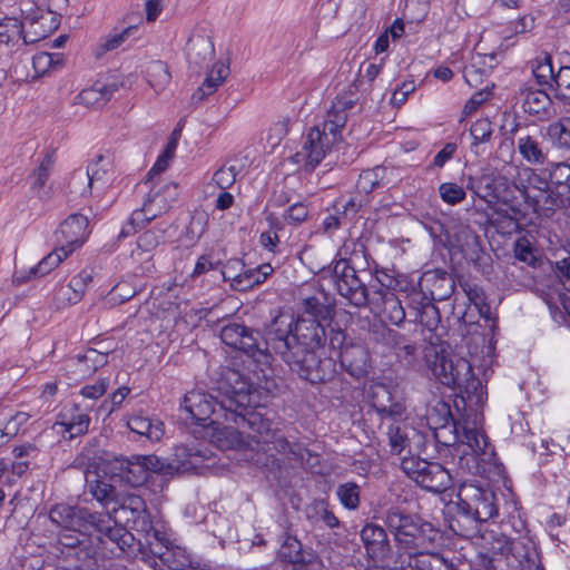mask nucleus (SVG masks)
I'll return each instance as SVG.
<instances>
[{
  "label": "nucleus",
  "mask_w": 570,
  "mask_h": 570,
  "mask_svg": "<svg viewBox=\"0 0 570 570\" xmlns=\"http://www.w3.org/2000/svg\"><path fill=\"white\" fill-rule=\"evenodd\" d=\"M129 430L151 442L159 441L165 434L164 423L156 419L141 414L132 415L127 421Z\"/></svg>",
  "instance_id": "obj_32"
},
{
  "label": "nucleus",
  "mask_w": 570,
  "mask_h": 570,
  "mask_svg": "<svg viewBox=\"0 0 570 570\" xmlns=\"http://www.w3.org/2000/svg\"><path fill=\"white\" fill-rule=\"evenodd\" d=\"M476 544L481 554L494 559H513L520 570H543L535 542L530 537H508L500 527H476Z\"/></svg>",
  "instance_id": "obj_5"
},
{
  "label": "nucleus",
  "mask_w": 570,
  "mask_h": 570,
  "mask_svg": "<svg viewBox=\"0 0 570 570\" xmlns=\"http://www.w3.org/2000/svg\"><path fill=\"white\" fill-rule=\"evenodd\" d=\"M303 311L304 312L301 316L317 320L320 323L321 320H326L331 313L328 306L320 302V299L314 296L307 297L303 301Z\"/></svg>",
  "instance_id": "obj_57"
},
{
  "label": "nucleus",
  "mask_w": 570,
  "mask_h": 570,
  "mask_svg": "<svg viewBox=\"0 0 570 570\" xmlns=\"http://www.w3.org/2000/svg\"><path fill=\"white\" fill-rule=\"evenodd\" d=\"M263 421L267 424L265 431L258 432L257 428L254 429L248 426L253 431L254 451L263 450L268 453L269 456H274L275 453L285 455L287 459L303 460L306 449L296 442H289L283 435H276L272 432L271 423L267 420Z\"/></svg>",
  "instance_id": "obj_19"
},
{
  "label": "nucleus",
  "mask_w": 570,
  "mask_h": 570,
  "mask_svg": "<svg viewBox=\"0 0 570 570\" xmlns=\"http://www.w3.org/2000/svg\"><path fill=\"white\" fill-rule=\"evenodd\" d=\"M187 57L196 65L202 63L214 53V45L209 37L194 33L186 45Z\"/></svg>",
  "instance_id": "obj_37"
},
{
  "label": "nucleus",
  "mask_w": 570,
  "mask_h": 570,
  "mask_svg": "<svg viewBox=\"0 0 570 570\" xmlns=\"http://www.w3.org/2000/svg\"><path fill=\"white\" fill-rule=\"evenodd\" d=\"M308 215L309 208L306 204L295 203L285 210L283 218L288 224L299 225L307 219Z\"/></svg>",
  "instance_id": "obj_63"
},
{
  "label": "nucleus",
  "mask_w": 570,
  "mask_h": 570,
  "mask_svg": "<svg viewBox=\"0 0 570 570\" xmlns=\"http://www.w3.org/2000/svg\"><path fill=\"white\" fill-rule=\"evenodd\" d=\"M337 357L341 365L354 377H363L371 367L370 354L362 344L350 343L342 350Z\"/></svg>",
  "instance_id": "obj_29"
},
{
  "label": "nucleus",
  "mask_w": 570,
  "mask_h": 570,
  "mask_svg": "<svg viewBox=\"0 0 570 570\" xmlns=\"http://www.w3.org/2000/svg\"><path fill=\"white\" fill-rule=\"evenodd\" d=\"M50 520L61 528L58 542L62 547L75 549V557L81 562L91 560L98 553L90 534L98 533L101 544L110 542V553L115 557L136 556L141 542L125 527H112L110 513L90 512L86 508L57 504L49 513Z\"/></svg>",
  "instance_id": "obj_2"
},
{
  "label": "nucleus",
  "mask_w": 570,
  "mask_h": 570,
  "mask_svg": "<svg viewBox=\"0 0 570 570\" xmlns=\"http://www.w3.org/2000/svg\"><path fill=\"white\" fill-rule=\"evenodd\" d=\"M371 406L384 419H401L405 413V405L395 389L384 383H374L370 387Z\"/></svg>",
  "instance_id": "obj_21"
},
{
  "label": "nucleus",
  "mask_w": 570,
  "mask_h": 570,
  "mask_svg": "<svg viewBox=\"0 0 570 570\" xmlns=\"http://www.w3.org/2000/svg\"><path fill=\"white\" fill-rule=\"evenodd\" d=\"M19 9L24 20L31 24L51 18L48 0H19Z\"/></svg>",
  "instance_id": "obj_41"
},
{
  "label": "nucleus",
  "mask_w": 570,
  "mask_h": 570,
  "mask_svg": "<svg viewBox=\"0 0 570 570\" xmlns=\"http://www.w3.org/2000/svg\"><path fill=\"white\" fill-rule=\"evenodd\" d=\"M88 218L81 214L69 215L60 225L57 233L59 247L63 248L68 254H72L80 248L89 236Z\"/></svg>",
  "instance_id": "obj_24"
},
{
  "label": "nucleus",
  "mask_w": 570,
  "mask_h": 570,
  "mask_svg": "<svg viewBox=\"0 0 570 570\" xmlns=\"http://www.w3.org/2000/svg\"><path fill=\"white\" fill-rule=\"evenodd\" d=\"M157 558L169 570H188L191 568L190 557L180 547L166 548Z\"/></svg>",
  "instance_id": "obj_45"
},
{
  "label": "nucleus",
  "mask_w": 570,
  "mask_h": 570,
  "mask_svg": "<svg viewBox=\"0 0 570 570\" xmlns=\"http://www.w3.org/2000/svg\"><path fill=\"white\" fill-rule=\"evenodd\" d=\"M210 426L212 442L220 450L254 451L253 431L248 425L240 426L224 419H213Z\"/></svg>",
  "instance_id": "obj_16"
},
{
  "label": "nucleus",
  "mask_w": 570,
  "mask_h": 570,
  "mask_svg": "<svg viewBox=\"0 0 570 570\" xmlns=\"http://www.w3.org/2000/svg\"><path fill=\"white\" fill-rule=\"evenodd\" d=\"M114 479L115 475L110 476L109 479L100 475H97L95 479H90V472H86L88 492L102 507L119 501V492L112 484Z\"/></svg>",
  "instance_id": "obj_31"
},
{
  "label": "nucleus",
  "mask_w": 570,
  "mask_h": 570,
  "mask_svg": "<svg viewBox=\"0 0 570 570\" xmlns=\"http://www.w3.org/2000/svg\"><path fill=\"white\" fill-rule=\"evenodd\" d=\"M518 100L525 114L535 116L539 120L550 118L552 100L543 89L522 86L518 92Z\"/></svg>",
  "instance_id": "obj_26"
},
{
  "label": "nucleus",
  "mask_w": 570,
  "mask_h": 570,
  "mask_svg": "<svg viewBox=\"0 0 570 570\" xmlns=\"http://www.w3.org/2000/svg\"><path fill=\"white\" fill-rule=\"evenodd\" d=\"M549 177L551 184L560 189L568 191L570 196V165L567 163H556L551 165Z\"/></svg>",
  "instance_id": "obj_56"
},
{
  "label": "nucleus",
  "mask_w": 570,
  "mask_h": 570,
  "mask_svg": "<svg viewBox=\"0 0 570 570\" xmlns=\"http://www.w3.org/2000/svg\"><path fill=\"white\" fill-rule=\"evenodd\" d=\"M114 470L134 488L145 484L150 473H160L166 463L155 454L119 456L114 460Z\"/></svg>",
  "instance_id": "obj_13"
},
{
  "label": "nucleus",
  "mask_w": 570,
  "mask_h": 570,
  "mask_svg": "<svg viewBox=\"0 0 570 570\" xmlns=\"http://www.w3.org/2000/svg\"><path fill=\"white\" fill-rule=\"evenodd\" d=\"M70 254L63 248L57 246L51 253L43 257L37 266L30 269V274L35 276H45L49 274L53 268L59 266Z\"/></svg>",
  "instance_id": "obj_49"
},
{
  "label": "nucleus",
  "mask_w": 570,
  "mask_h": 570,
  "mask_svg": "<svg viewBox=\"0 0 570 570\" xmlns=\"http://www.w3.org/2000/svg\"><path fill=\"white\" fill-rule=\"evenodd\" d=\"M148 186H150L149 191L141 207L131 213L128 223L119 234L120 237L129 236L138 227H142L146 223L166 213L178 198V186L173 181L156 180Z\"/></svg>",
  "instance_id": "obj_8"
},
{
  "label": "nucleus",
  "mask_w": 570,
  "mask_h": 570,
  "mask_svg": "<svg viewBox=\"0 0 570 570\" xmlns=\"http://www.w3.org/2000/svg\"><path fill=\"white\" fill-rule=\"evenodd\" d=\"M332 278L338 294L351 305L355 307L367 305L371 292L346 259H340L334 264Z\"/></svg>",
  "instance_id": "obj_14"
},
{
  "label": "nucleus",
  "mask_w": 570,
  "mask_h": 570,
  "mask_svg": "<svg viewBox=\"0 0 570 570\" xmlns=\"http://www.w3.org/2000/svg\"><path fill=\"white\" fill-rule=\"evenodd\" d=\"M518 150L522 158L531 165H543L547 156L537 137L525 135L518 139Z\"/></svg>",
  "instance_id": "obj_38"
},
{
  "label": "nucleus",
  "mask_w": 570,
  "mask_h": 570,
  "mask_svg": "<svg viewBox=\"0 0 570 570\" xmlns=\"http://www.w3.org/2000/svg\"><path fill=\"white\" fill-rule=\"evenodd\" d=\"M535 28V18L532 14H524L520 17L514 23L513 29L502 30V37L504 40H509L512 37L525 35L531 32Z\"/></svg>",
  "instance_id": "obj_60"
},
{
  "label": "nucleus",
  "mask_w": 570,
  "mask_h": 570,
  "mask_svg": "<svg viewBox=\"0 0 570 570\" xmlns=\"http://www.w3.org/2000/svg\"><path fill=\"white\" fill-rule=\"evenodd\" d=\"M361 540L367 556L374 562L390 570L403 568L397 564L399 553L395 556L391 552L387 534L381 525L366 523L361 530Z\"/></svg>",
  "instance_id": "obj_17"
},
{
  "label": "nucleus",
  "mask_w": 570,
  "mask_h": 570,
  "mask_svg": "<svg viewBox=\"0 0 570 570\" xmlns=\"http://www.w3.org/2000/svg\"><path fill=\"white\" fill-rule=\"evenodd\" d=\"M273 271L269 264H263L255 268L245 269L237 275L228 276V278L235 289L247 291L265 282Z\"/></svg>",
  "instance_id": "obj_35"
},
{
  "label": "nucleus",
  "mask_w": 570,
  "mask_h": 570,
  "mask_svg": "<svg viewBox=\"0 0 570 570\" xmlns=\"http://www.w3.org/2000/svg\"><path fill=\"white\" fill-rule=\"evenodd\" d=\"M88 409L79 404H67L58 414L53 429L63 438L72 440L88 432L90 425Z\"/></svg>",
  "instance_id": "obj_23"
},
{
  "label": "nucleus",
  "mask_w": 570,
  "mask_h": 570,
  "mask_svg": "<svg viewBox=\"0 0 570 570\" xmlns=\"http://www.w3.org/2000/svg\"><path fill=\"white\" fill-rule=\"evenodd\" d=\"M466 187L482 199H487L488 196H492L495 199L493 203L490 200L488 203L495 216L492 219V224L497 228H502L508 233L520 228V220L525 216L524 205L528 200L517 181L509 183L505 178L500 177L493 180L492 188L490 185H487V188L491 189V191L484 195L478 190L475 180L472 177H469Z\"/></svg>",
  "instance_id": "obj_6"
},
{
  "label": "nucleus",
  "mask_w": 570,
  "mask_h": 570,
  "mask_svg": "<svg viewBox=\"0 0 570 570\" xmlns=\"http://www.w3.org/2000/svg\"><path fill=\"white\" fill-rule=\"evenodd\" d=\"M380 286H372L371 297L367 303L371 311L380 313L384 321L400 326L405 320V309L396 294L391 289L392 279L385 284L379 276Z\"/></svg>",
  "instance_id": "obj_18"
},
{
  "label": "nucleus",
  "mask_w": 570,
  "mask_h": 570,
  "mask_svg": "<svg viewBox=\"0 0 570 570\" xmlns=\"http://www.w3.org/2000/svg\"><path fill=\"white\" fill-rule=\"evenodd\" d=\"M360 487L356 483L346 482L337 487L336 495L344 508L356 510L360 505Z\"/></svg>",
  "instance_id": "obj_53"
},
{
  "label": "nucleus",
  "mask_w": 570,
  "mask_h": 570,
  "mask_svg": "<svg viewBox=\"0 0 570 570\" xmlns=\"http://www.w3.org/2000/svg\"><path fill=\"white\" fill-rule=\"evenodd\" d=\"M164 240L163 229H149L142 233L137 239V246L131 252V258L140 262V273H149L154 268L150 252Z\"/></svg>",
  "instance_id": "obj_30"
},
{
  "label": "nucleus",
  "mask_w": 570,
  "mask_h": 570,
  "mask_svg": "<svg viewBox=\"0 0 570 570\" xmlns=\"http://www.w3.org/2000/svg\"><path fill=\"white\" fill-rule=\"evenodd\" d=\"M307 518L314 523H323L327 528H336L340 525L337 517L328 510L324 500L314 501L306 510Z\"/></svg>",
  "instance_id": "obj_44"
},
{
  "label": "nucleus",
  "mask_w": 570,
  "mask_h": 570,
  "mask_svg": "<svg viewBox=\"0 0 570 570\" xmlns=\"http://www.w3.org/2000/svg\"><path fill=\"white\" fill-rule=\"evenodd\" d=\"M117 90L115 83L104 85L96 82L94 86L83 89L77 96V101L89 108H99L109 101L114 92Z\"/></svg>",
  "instance_id": "obj_36"
},
{
  "label": "nucleus",
  "mask_w": 570,
  "mask_h": 570,
  "mask_svg": "<svg viewBox=\"0 0 570 570\" xmlns=\"http://www.w3.org/2000/svg\"><path fill=\"white\" fill-rule=\"evenodd\" d=\"M22 40L24 45L38 41V38H30L29 33L23 31L22 22L13 17H7L0 20V45L16 46Z\"/></svg>",
  "instance_id": "obj_33"
},
{
  "label": "nucleus",
  "mask_w": 570,
  "mask_h": 570,
  "mask_svg": "<svg viewBox=\"0 0 570 570\" xmlns=\"http://www.w3.org/2000/svg\"><path fill=\"white\" fill-rule=\"evenodd\" d=\"M401 469L416 484L426 491L442 493L452 484L450 472L438 462H429L420 458H404Z\"/></svg>",
  "instance_id": "obj_11"
},
{
  "label": "nucleus",
  "mask_w": 570,
  "mask_h": 570,
  "mask_svg": "<svg viewBox=\"0 0 570 570\" xmlns=\"http://www.w3.org/2000/svg\"><path fill=\"white\" fill-rule=\"evenodd\" d=\"M278 557L282 561L297 564L304 561L302 543L294 537L287 535L281 546Z\"/></svg>",
  "instance_id": "obj_52"
},
{
  "label": "nucleus",
  "mask_w": 570,
  "mask_h": 570,
  "mask_svg": "<svg viewBox=\"0 0 570 570\" xmlns=\"http://www.w3.org/2000/svg\"><path fill=\"white\" fill-rule=\"evenodd\" d=\"M384 523L405 551L421 548L425 542L423 527L413 515L400 508H390L385 513Z\"/></svg>",
  "instance_id": "obj_15"
},
{
  "label": "nucleus",
  "mask_w": 570,
  "mask_h": 570,
  "mask_svg": "<svg viewBox=\"0 0 570 570\" xmlns=\"http://www.w3.org/2000/svg\"><path fill=\"white\" fill-rule=\"evenodd\" d=\"M266 351L279 356L299 377L316 384L336 374V360L325 355L326 332L314 318L279 313L265 330Z\"/></svg>",
  "instance_id": "obj_1"
},
{
  "label": "nucleus",
  "mask_w": 570,
  "mask_h": 570,
  "mask_svg": "<svg viewBox=\"0 0 570 570\" xmlns=\"http://www.w3.org/2000/svg\"><path fill=\"white\" fill-rule=\"evenodd\" d=\"M450 244L452 249L461 253L466 261L476 264L481 259L480 237L469 225H455L452 228Z\"/></svg>",
  "instance_id": "obj_25"
},
{
  "label": "nucleus",
  "mask_w": 570,
  "mask_h": 570,
  "mask_svg": "<svg viewBox=\"0 0 570 570\" xmlns=\"http://www.w3.org/2000/svg\"><path fill=\"white\" fill-rule=\"evenodd\" d=\"M181 411L186 414L185 419H189L197 424H205L209 421L212 425L213 419H224L226 422H234L240 426L248 425L262 432L267 429V424L263 421L259 413H242L232 407H227L226 402L217 401L213 395L203 391H190L185 394L180 404Z\"/></svg>",
  "instance_id": "obj_7"
},
{
  "label": "nucleus",
  "mask_w": 570,
  "mask_h": 570,
  "mask_svg": "<svg viewBox=\"0 0 570 570\" xmlns=\"http://www.w3.org/2000/svg\"><path fill=\"white\" fill-rule=\"evenodd\" d=\"M429 368L440 383L449 387L469 392L479 384L469 361L458 355L435 353L429 361Z\"/></svg>",
  "instance_id": "obj_10"
},
{
  "label": "nucleus",
  "mask_w": 570,
  "mask_h": 570,
  "mask_svg": "<svg viewBox=\"0 0 570 570\" xmlns=\"http://www.w3.org/2000/svg\"><path fill=\"white\" fill-rule=\"evenodd\" d=\"M514 256L517 259L530 266H534L537 262L532 244L527 237H520L517 239L514 244Z\"/></svg>",
  "instance_id": "obj_62"
},
{
  "label": "nucleus",
  "mask_w": 570,
  "mask_h": 570,
  "mask_svg": "<svg viewBox=\"0 0 570 570\" xmlns=\"http://www.w3.org/2000/svg\"><path fill=\"white\" fill-rule=\"evenodd\" d=\"M53 164V153L47 151L45 156L41 158L39 165L33 169V171L28 177L32 190L39 191L45 187L52 170Z\"/></svg>",
  "instance_id": "obj_43"
},
{
  "label": "nucleus",
  "mask_w": 570,
  "mask_h": 570,
  "mask_svg": "<svg viewBox=\"0 0 570 570\" xmlns=\"http://www.w3.org/2000/svg\"><path fill=\"white\" fill-rule=\"evenodd\" d=\"M441 199L449 205H456L465 199V190L455 183H443L439 187Z\"/></svg>",
  "instance_id": "obj_59"
},
{
  "label": "nucleus",
  "mask_w": 570,
  "mask_h": 570,
  "mask_svg": "<svg viewBox=\"0 0 570 570\" xmlns=\"http://www.w3.org/2000/svg\"><path fill=\"white\" fill-rule=\"evenodd\" d=\"M470 134L473 139L472 150L478 155L479 146L488 142L492 136V125L487 118H481L474 121L470 128Z\"/></svg>",
  "instance_id": "obj_54"
},
{
  "label": "nucleus",
  "mask_w": 570,
  "mask_h": 570,
  "mask_svg": "<svg viewBox=\"0 0 570 570\" xmlns=\"http://www.w3.org/2000/svg\"><path fill=\"white\" fill-rule=\"evenodd\" d=\"M533 210L540 215H549L558 208L570 206V196L568 191L548 186L537 193L525 194Z\"/></svg>",
  "instance_id": "obj_28"
},
{
  "label": "nucleus",
  "mask_w": 570,
  "mask_h": 570,
  "mask_svg": "<svg viewBox=\"0 0 570 570\" xmlns=\"http://www.w3.org/2000/svg\"><path fill=\"white\" fill-rule=\"evenodd\" d=\"M434 410L440 413V421L443 422L435 432L436 440L446 446L456 445L461 453L459 464L465 465L471 473H480L479 461L489 462L494 455L493 446L483 430L468 420L448 424L451 412L444 402H438Z\"/></svg>",
  "instance_id": "obj_3"
},
{
  "label": "nucleus",
  "mask_w": 570,
  "mask_h": 570,
  "mask_svg": "<svg viewBox=\"0 0 570 570\" xmlns=\"http://www.w3.org/2000/svg\"><path fill=\"white\" fill-rule=\"evenodd\" d=\"M31 415L26 412H17L14 415H12L8 421L0 422V431L2 432V435L4 436H16L21 426L26 424Z\"/></svg>",
  "instance_id": "obj_61"
},
{
  "label": "nucleus",
  "mask_w": 570,
  "mask_h": 570,
  "mask_svg": "<svg viewBox=\"0 0 570 570\" xmlns=\"http://www.w3.org/2000/svg\"><path fill=\"white\" fill-rule=\"evenodd\" d=\"M387 439L392 454H401L410 448L407 428L403 423H393L387 429Z\"/></svg>",
  "instance_id": "obj_47"
},
{
  "label": "nucleus",
  "mask_w": 570,
  "mask_h": 570,
  "mask_svg": "<svg viewBox=\"0 0 570 570\" xmlns=\"http://www.w3.org/2000/svg\"><path fill=\"white\" fill-rule=\"evenodd\" d=\"M353 101L346 98H336L326 112L322 128L315 126L303 138L302 147L293 156V161L306 170H313L325 158L335 144L342 139V129L347 120V110Z\"/></svg>",
  "instance_id": "obj_4"
},
{
  "label": "nucleus",
  "mask_w": 570,
  "mask_h": 570,
  "mask_svg": "<svg viewBox=\"0 0 570 570\" xmlns=\"http://www.w3.org/2000/svg\"><path fill=\"white\" fill-rule=\"evenodd\" d=\"M395 570H454V564L443 554L425 550V543L417 549H409L399 553Z\"/></svg>",
  "instance_id": "obj_22"
},
{
  "label": "nucleus",
  "mask_w": 570,
  "mask_h": 570,
  "mask_svg": "<svg viewBox=\"0 0 570 570\" xmlns=\"http://www.w3.org/2000/svg\"><path fill=\"white\" fill-rule=\"evenodd\" d=\"M145 72L149 86L156 92L164 91L170 83L171 73L168 66L160 60L149 62Z\"/></svg>",
  "instance_id": "obj_39"
},
{
  "label": "nucleus",
  "mask_w": 570,
  "mask_h": 570,
  "mask_svg": "<svg viewBox=\"0 0 570 570\" xmlns=\"http://www.w3.org/2000/svg\"><path fill=\"white\" fill-rule=\"evenodd\" d=\"M114 175L112 159L110 156L97 155L87 166V187L106 185Z\"/></svg>",
  "instance_id": "obj_34"
},
{
  "label": "nucleus",
  "mask_w": 570,
  "mask_h": 570,
  "mask_svg": "<svg viewBox=\"0 0 570 570\" xmlns=\"http://www.w3.org/2000/svg\"><path fill=\"white\" fill-rule=\"evenodd\" d=\"M517 184L520 186L523 195L537 193L538 190H542L548 186V180L538 175L534 169L530 167H521L518 170L517 175ZM529 202L528 196H524Z\"/></svg>",
  "instance_id": "obj_42"
},
{
  "label": "nucleus",
  "mask_w": 570,
  "mask_h": 570,
  "mask_svg": "<svg viewBox=\"0 0 570 570\" xmlns=\"http://www.w3.org/2000/svg\"><path fill=\"white\" fill-rule=\"evenodd\" d=\"M550 90L554 92L556 99L563 104H570V67L562 66L556 73Z\"/></svg>",
  "instance_id": "obj_51"
},
{
  "label": "nucleus",
  "mask_w": 570,
  "mask_h": 570,
  "mask_svg": "<svg viewBox=\"0 0 570 570\" xmlns=\"http://www.w3.org/2000/svg\"><path fill=\"white\" fill-rule=\"evenodd\" d=\"M533 76L541 87L550 89L551 85H553L556 73L552 66V57L549 53L544 52L542 57L537 59L533 67Z\"/></svg>",
  "instance_id": "obj_48"
},
{
  "label": "nucleus",
  "mask_w": 570,
  "mask_h": 570,
  "mask_svg": "<svg viewBox=\"0 0 570 570\" xmlns=\"http://www.w3.org/2000/svg\"><path fill=\"white\" fill-rule=\"evenodd\" d=\"M548 132L560 148L570 149V117L561 118L549 126Z\"/></svg>",
  "instance_id": "obj_55"
},
{
  "label": "nucleus",
  "mask_w": 570,
  "mask_h": 570,
  "mask_svg": "<svg viewBox=\"0 0 570 570\" xmlns=\"http://www.w3.org/2000/svg\"><path fill=\"white\" fill-rule=\"evenodd\" d=\"M118 502L119 507L114 509L115 517H111L112 527H121L118 522H125L132 530H146L150 527V514L140 495L126 493Z\"/></svg>",
  "instance_id": "obj_20"
},
{
  "label": "nucleus",
  "mask_w": 570,
  "mask_h": 570,
  "mask_svg": "<svg viewBox=\"0 0 570 570\" xmlns=\"http://www.w3.org/2000/svg\"><path fill=\"white\" fill-rule=\"evenodd\" d=\"M220 338L226 345L250 356H255L257 353L263 354L253 331L242 324L233 323L224 326L220 331Z\"/></svg>",
  "instance_id": "obj_27"
},
{
  "label": "nucleus",
  "mask_w": 570,
  "mask_h": 570,
  "mask_svg": "<svg viewBox=\"0 0 570 570\" xmlns=\"http://www.w3.org/2000/svg\"><path fill=\"white\" fill-rule=\"evenodd\" d=\"M252 383L236 368L225 367L216 381V390L224 397L227 407L242 413H257L252 409Z\"/></svg>",
  "instance_id": "obj_12"
},
{
  "label": "nucleus",
  "mask_w": 570,
  "mask_h": 570,
  "mask_svg": "<svg viewBox=\"0 0 570 570\" xmlns=\"http://www.w3.org/2000/svg\"><path fill=\"white\" fill-rule=\"evenodd\" d=\"M458 509L476 528L498 514L497 497L488 487L465 482L458 492Z\"/></svg>",
  "instance_id": "obj_9"
},
{
  "label": "nucleus",
  "mask_w": 570,
  "mask_h": 570,
  "mask_svg": "<svg viewBox=\"0 0 570 570\" xmlns=\"http://www.w3.org/2000/svg\"><path fill=\"white\" fill-rule=\"evenodd\" d=\"M236 180V169L234 166H223L218 170L215 171L213 176V181L220 188L227 189L229 188Z\"/></svg>",
  "instance_id": "obj_64"
},
{
  "label": "nucleus",
  "mask_w": 570,
  "mask_h": 570,
  "mask_svg": "<svg viewBox=\"0 0 570 570\" xmlns=\"http://www.w3.org/2000/svg\"><path fill=\"white\" fill-rule=\"evenodd\" d=\"M385 176L386 168L382 166L363 170L358 176L356 188L361 193L370 194L383 184Z\"/></svg>",
  "instance_id": "obj_46"
},
{
  "label": "nucleus",
  "mask_w": 570,
  "mask_h": 570,
  "mask_svg": "<svg viewBox=\"0 0 570 570\" xmlns=\"http://www.w3.org/2000/svg\"><path fill=\"white\" fill-rule=\"evenodd\" d=\"M109 352L110 350L88 348L83 354L77 355V361L85 367L83 372L90 373L108 362Z\"/></svg>",
  "instance_id": "obj_50"
},
{
  "label": "nucleus",
  "mask_w": 570,
  "mask_h": 570,
  "mask_svg": "<svg viewBox=\"0 0 570 570\" xmlns=\"http://www.w3.org/2000/svg\"><path fill=\"white\" fill-rule=\"evenodd\" d=\"M85 294L82 286L80 288L73 285V277L67 285L61 286L57 291V304L59 306H66L78 303Z\"/></svg>",
  "instance_id": "obj_58"
},
{
  "label": "nucleus",
  "mask_w": 570,
  "mask_h": 570,
  "mask_svg": "<svg viewBox=\"0 0 570 570\" xmlns=\"http://www.w3.org/2000/svg\"><path fill=\"white\" fill-rule=\"evenodd\" d=\"M410 311L415 312V321L430 331L436 328L440 322L438 307L431 302H410Z\"/></svg>",
  "instance_id": "obj_40"
}]
</instances>
